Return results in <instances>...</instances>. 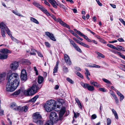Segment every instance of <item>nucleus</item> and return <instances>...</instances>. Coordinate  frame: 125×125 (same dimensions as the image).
Instances as JSON below:
<instances>
[{
  "mask_svg": "<svg viewBox=\"0 0 125 125\" xmlns=\"http://www.w3.org/2000/svg\"><path fill=\"white\" fill-rule=\"evenodd\" d=\"M44 3L47 5L50 6V4L46 0L45 1H44Z\"/></svg>",
  "mask_w": 125,
  "mask_h": 125,
  "instance_id": "nucleus-60",
  "label": "nucleus"
},
{
  "mask_svg": "<svg viewBox=\"0 0 125 125\" xmlns=\"http://www.w3.org/2000/svg\"><path fill=\"white\" fill-rule=\"evenodd\" d=\"M64 73H67L69 71L68 68L65 66H63L62 67Z\"/></svg>",
  "mask_w": 125,
  "mask_h": 125,
  "instance_id": "nucleus-31",
  "label": "nucleus"
},
{
  "mask_svg": "<svg viewBox=\"0 0 125 125\" xmlns=\"http://www.w3.org/2000/svg\"><path fill=\"white\" fill-rule=\"evenodd\" d=\"M48 0V1L51 3L53 7L56 9L57 8L56 5H58V4L55 0Z\"/></svg>",
  "mask_w": 125,
  "mask_h": 125,
  "instance_id": "nucleus-16",
  "label": "nucleus"
},
{
  "mask_svg": "<svg viewBox=\"0 0 125 125\" xmlns=\"http://www.w3.org/2000/svg\"><path fill=\"white\" fill-rule=\"evenodd\" d=\"M117 40L120 42H124V40L122 38H119L117 39Z\"/></svg>",
  "mask_w": 125,
  "mask_h": 125,
  "instance_id": "nucleus-59",
  "label": "nucleus"
},
{
  "mask_svg": "<svg viewBox=\"0 0 125 125\" xmlns=\"http://www.w3.org/2000/svg\"><path fill=\"white\" fill-rule=\"evenodd\" d=\"M37 52L38 55L39 56L41 57H43V55L42 54V53L41 52L37 51Z\"/></svg>",
  "mask_w": 125,
  "mask_h": 125,
  "instance_id": "nucleus-56",
  "label": "nucleus"
},
{
  "mask_svg": "<svg viewBox=\"0 0 125 125\" xmlns=\"http://www.w3.org/2000/svg\"><path fill=\"white\" fill-rule=\"evenodd\" d=\"M73 39L75 41H76L77 43H79L80 44V43L81 42L75 37L73 38Z\"/></svg>",
  "mask_w": 125,
  "mask_h": 125,
  "instance_id": "nucleus-47",
  "label": "nucleus"
},
{
  "mask_svg": "<svg viewBox=\"0 0 125 125\" xmlns=\"http://www.w3.org/2000/svg\"><path fill=\"white\" fill-rule=\"evenodd\" d=\"M74 117L75 118H76L79 116V113H77L76 114L75 112H74Z\"/></svg>",
  "mask_w": 125,
  "mask_h": 125,
  "instance_id": "nucleus-55",
  "label": "nucleus"
},
{
  "mask_svg": "<svg viewBox=\"0 0 125 125\" xmlns=\"http://www.w3.org/2000/svg\"><path fill=\"white\" fill-rule=\"evenodd\" d=\"M76 74L78 76L81 78L82 79H83V76L80 72H77L76 73Z\"/></svg>",
  "mask_w": 125,
  "mask_h": 125,
  "instance_id": "nucleus-39",
  "label": "nucleus"
},
{
  "mask_svg": "<svg viewBox=\"0 0 125 125\" xmlns=\"http://www.w3.org/2000/svg\"><path fill=\"white\" fill-rule=\"evenodd\" d=\"M58 68V67L55 66L54 68L53 69V73H56L57 71Z\"/></svg>",
  "mask_w": 125,
  "mask_h": 125,
  "instance_id": "nucleus-48",
  "label": "nucleus"
},
{
  "mask_svg": "<svg viewBox=\"0 0 125 125\" xmlns=\"http://www.w3.org/2000/svg\"><path fill=\"white\" fill-rule=\"evenodd\" d=\"M45 125H53V122L52 121H47Z\"/></svg>",
  "mask_w": 125,
  "mask_h": 125,
  "instance_id": "nucleus-35",
  "label": "nucleus"
},
{
  "mask_svg": "<svg viewBox=\"0 0 125 125\" xmlns=\"http://www.w3.org/2000/svg\"><path fill=\"white\" fill-rule=\"evenodd\" d=\"M6 75V73L5 72H3L0 74V82H2L4 80Z\"/></svg>",
  "mask_w": 125,
  "mask_h": 125,
  "instance_id": "nucleus-17",
  "label": "nucleus"
},
{
  "mask_svg": "<svg viewBox=\"0 0 125 125\" xmlns=\"http://www.w3.org/2000/svg\"><path fill=\"white\" fill-rule=\"evenodd\" d=\"M75 49L80 52H82V51L78 46L76 48H75Z\"/></svg>",
  "mask_w": 125,
  "mask_h": 125,
  "instance_id": "nucleus-51",
  "label": "nucleus"
},
{
  "mask_svg": "<svg viewBox=\"0 0 125 125\" xmlns=\"http://www.w3.org/2000/svg\"><path fill=\"white\" fill-rule=\"evenodd\" d=\"M75 101L76 102V103L78 104L79 103H80V102L79 100L78 99V98H75Z\"/></svg>",
  "mask_w": 125,
  "mask_h": 125,
  "instance_id": "nucleus-62",
  "label": "nucleus"
},
{
  "mask_svg": "<svg viewBox=\"0 0 125 125\" xmlns=\"http://www.w3.org/2000/svg\"><path fill=\"white\" fill-rule=\"evenodd\" d=\"M96 115L95 114L92 115L91 116V119H96Z\"/></svg>",
  "mask_w": 125,
  "mask_h": 125,
  "instance_id": "nucleus-50",
  "label": "nucleus"
},
{
  "mask_svg": "<svg viewBox=\"0 0 125 125\" xmlns=\"http://www.w3.org/2000/svg\"><path fill=\"white\" fill-rule=\"evenodd\" d=\"M75 69L77 71H81V69L78 67H76L75 68Z\"/></svg>",
  "mask_w": 125,
  "mask_h": 125,
  "instance_id": "nucleus-63",
  "label": "nucleus"
},
{
  "mask_svg": "<svg viewBox=\"0 0 125 125\" xmlns=\"http://www.w3.org/2000/svg\"><path fill=\"white\" fill-rule=\"evenodd\" d=\"M66 80L70 83L72 84L74 82L73 81L69 78H66Z\"/></svg>",
  "mask_w": 125,
  "mask_h": 125,
  "instance_id": "nucleus-38",
  "label": "nucleus"
},
{
  "mask_svg": "<svg viewBox=\"0 0 125 125\" xmlns=\"http://www.w3.org/2000/svg\"><path fill=\"white\" fill-rule=\"evenodd\" d=\"M107 45L111 48L115 49H116V47L115 46L113 45L110 44H107Z\"/></svg>",
  "mask_w": 125,
  "mask_h": 125,
  "instance_id": "nucleus-36",
  "label": "nucleus"
},
{
  "mask_svg": "<svg viewBox=\"0 0 125 125\" xmlns=\"http://www.w3.org/2000/svg\"><path fill=\"white\" fill-rule=\"evenodd\" d=\"M21 91V90L20 89L19 90L13 93V95H18L20 93Z\"/></svg>",
  "mask_w": 125,
  "mask_h": 125,
  "instance_id": "nucleus-34",
  "label": "nucleus"
},
{
  "mask_svg": "<svg viewBox=\"0 0 125 125\" xmlns=\"http://www.w3.org/2000/svg\"><path fill=\"white\" fill-rule=\"evenodd\" d=\"M89 67L92 68H100V66L95 64H93V65H89Z\"/></svg>",
  "mask_w": 125,
  "mask_h": 125,
  "instance_id": "nucleus-32",
  "label": "nucleus"
},
{
  "mask_svg": "<svg viewBox=\"0 0 125 125\" xmlns=\"http://www.w3.org/2000/svg\"><path fill=\"white\" fill-rule=\"evenodd\" d=\"M81 85L84 88H87L89 84L87 83H82Z\"/></svg>",
  "mask_w": 125,
  "mask_h": 125,
  "instance_id": "nucleus-28",
  "label": "nucleus"
},
{
  "mask_svg": "<svg viewBox=\"0 0 125 125\" xmlns=\"http://www.w3.org/2000/svg\"><path fill=\"white\" fill-rule=\"evenodd\" d=\"M18 66V63L17 62H15L10 64V67L12 70L14 71L17 69Z\"/></svg>",
  "mask_w": 125,
  "mask_h": 125,
  "instance_id": "nucleus-10",
  "label": "nucleus"
},
{
  "mask_svg": "<svg viewBox=\"0 0 125 125\" xmlns=\"http://www.w3.org/2000/svg\"><path fill=\"white\" fill-rule=\"evenodd\" d=\"M116 94L118 95L120 97V101L121 102L124 98V96L119 91Z\"/></svg>",
  "mask_w": 125,
  "mask_h": 125,
  "instance_id": "nucleus-20",
  "label": "nucleus"
},
{
  "mask_svg": "<svg viewBox=\"0 0 125 125\" xmlns=\"http://www.w3.org/2000/svg\"><path fill=\"white\" fill-rule=\"evenodd\" d=\"M34 69L36 75H38V71L36 67H34Z\"/></svg>",
  "mask_w": 125,
  "mask_h": 125,
  "instance_id": "nucleus-54",
  "label": "nucleus"
},
{
  "mask_svg": "<svg viewBox=\"0 0 125 125\" xmlns=\"http://www.w3.org/2000/svg\"><path fill=\"white\" fill-rule=\"evenodd\" d=\"M43 78L41 76H39L38 78V82L39 84H41L43 82Z\"/></svg>",
  "mask_w": 125,
  "mask_h": 125,
  "instance_id": "nucleus-19",
  "label": "nucleus"
},
{
  "mask_svg": "<svg viewBox=\"0 0 125 125\" xmlns=\"http://www.w3.org/2000/svg\"><path fill=\"white\" fill-rule=\"evenodd\" d=\"M33 120L40 119L42 118L41 115L38 112H36L34 113L32 115Z\"/></svg>",
  "mask_w": 125,
  "mask_h": 125,
  "instance_id": "nucleus-14",
  "label": "nucleus"
},
{
  "mask_svg": "<svg viewBox=\"0 0 125 125\" xmlns=\"http://www.w3.org/2000/svg\"><path fill=\"white\" fill-rule=\"evenodd\" d=\"M70 32L74 36V34H75L76 33H74V31L72 30H69Z\"/></svg>",
  "mask_w": 125,
  "mask_h": 125,
  "instance_id": "nucleus-64",
  "label": "nucleus"
},
{
  "mask_svg": "<svg viewBox=\"0 0 125 125\" xmlns=\"http://www.w3.org/2000/svg\"><path fill=\"white\" fill-rule=\"evenodd\" d=\"M111 88L114 90L117 93L119 91L116 89H115V88L113 86H111Z\"/></svg>",
  "mask_w": 125,
  "mask_h": 125,
  "instance_id": "nucleus-58",
  "label": "nucleus"
},
{
  "mask_svg": "<svg viewBox=\"0 0 125 125\" xmlns=\"http://www.w3.org/2000/svg\"><path fill=\"white\" fill-rule=\"evenodd\" d=\"M10 107L13 109L15 110L21 111L26 112L28 110L27 106H25L23 107H17L15 103H12L10 104Z\"/></svg>",
  "mask_w": 125,
  "mask_h": 125,
  "instance_id": "nucleus-6",
  "label": "nucleus"
},
{
  "mask_svg": "<svg viewBox=\"0 0 125 125\" xmlns=\"http://www.w3.org/2000/svg\"><path fill=\"white\" fill-rule=\"evenodd\" d=\"M39 96L38 95H36L34 97L31 98V99L30 100V101L31 102H34L36 101V99Z\"/></svg>",
  "mask_w": 125,
  "mask_h": 125,
  "instance_id": "nucleus-25",
  "label": "nucleus"
},
{
  "mask_svg": "<svg viewBox=\"0 0 125 125\" xmlns=\"http://www.w3.org/2000/svg\"><path fill=\"white\" fill-rule=\"evenodd\" d=\"M119 51H125V50H124V48L122 46L118 45L117 47H116V49H115Z\"/></svg>",
  "mask_w": 125,
  "mask_h": 125,
  "instance_id": "nucleus-22",
  "label": "nucleus"
},
{
  "mask_svg": "<svg viewBox=\"0 0 125 125\" xmlns=\"http://www.w3.org/2000/svg\"><path fill=\"white\" fill-rule=\"evenodd\" d=\"M44 107L46 111L48 112H50L54 110H55L56 107V102L53 99L48 101L45 104Z\"/></svg>",
  "mask_w": 125,
  "mask_h": 125,
  "instance_id": "nucleus-3",
  "label": "nucleus"
},
{
  "mask_svg": "<svg viewBox=\"0 0 125 125\" xmlns=\"http://www.w3.org/2000/svg\"><path fill=\"white\" fill-rule=\"evenodd\" d=\"M95 53L98 55V56L97 57V58H98L99 57H101L103 58L104 57V56L102 53L97 52H95Z\"/></svg>",
  "mask_w": 125,
  "mask_h": 125,
  "instance_id": "nucleus-23",
  "label": "nucleus"
},
{
  "mask_svg": "<svg viewBox=\"0 0 125 125\" xmlns=\"http://www.w3.org/2000/svg\"><path fill=\"white\" fill-rule=\"evenodd\" d=\"M80 44L84 46V47H85L87 48H89L90 47L88 45L82 42H81V43H80Z\"/></svg>",
  "mask_w": 125,
  "mask_h": 125,
  "instance_id": "nucleus-29",
  "label": "nucleus"
},
{
  "mask_svg": "<svg viewBox=\"0 0 125 125\" xmlns=\"http://www.w3.org/2000/svg\"><path fill=\"white\" fill-rule=\"evenodd\" d=\"M110 94L113 96V97H115V96H116L115 94L114 93L113 91H110Z\"/></svg>",
  "mask_w": 125,
  "mask_h": 125,
  "instance_id": "nucleus-53",
  "label": "nucleus"
},
{
  "mask_svg": "<svg viewBox=\"0 0 125 125\" xmlns=\"http://www.w3.org/2000/svg\"><path fill=\"white\" fill-rule=\"evenodd\" d=\"M0 59L3 60L6 59L8 58V53H11L12 52L6 48H3L0 49Z\"/></svg>",
  "mask_w": 125,
  "mask_h": 125,
  "instance_id": "nucleus-5",
  "label": "nucleus"
},
{
  "mask_svg": "<svg viewBox=\"0 0 125 125\" xmlns=\"http://www.w3.org/2000/svg\"><path fill=\"white\" fill-rule=\"evenodd\" d=\"M69 40L70 42V44H71L73 46L75 43L71 39H70Z\"/></svg>",
  "mask_w": 125,
  "mask_h": 125,
  "instance_id": "nucleus-49",
  "label": "nucleus"
},
{
  "mask_svg": "<svg viewBox=\"0 0 125 125\" xmlns=\"http://www.w3.org/2000/svg\"><path fill=\"white\" fill-rule=\"evenodd\" d=\"M58 116L56 113L54 112H51L50 115V121H52V122L55 121L57 119Z\"/></svg>",
  "mask_w": 125,
  "mask_h": 125,
  "instance_id": "nucleus-9",
  "label": "nucleus"
},
{
  "mask_svg": "<svg viewBox=\"0 0 125 125\" xmlns=\"http://www.w3.org/2000/svg\"><path fill=\"white\" fill-rule=\"evenodd\" d=\"M72 10L73 11L74 13H77V11L76 9H72Z\"/></svg>",
  "mask_w": 125,
  "mask_h": 125,
  "instance_id": "nucleus-61",
  "label": "nucleus"
},
{
  "mask_svg": "<svg viewBox=\"0 0 125 125\" xmlns=\"http://www.w3.org/2000/svg\"><path fill=\"white\" fill-rule=\"evenodd\" d=\"M102 80L104 82L107 83L112 84V83L110 82L106 79L103 78L102 79Z\"/></svg>",
  "mask_w": 125,
  "mask_h": 125,
  "instance_id": "nucleus-33",
  "label": "nucleus"
},
{
  "mask_svg": "<svg viewBox=\"0 0 125 125\" xmlns=\"http://www.w3.org/2000/svg\"><path fill=\"white\" fill-rule=\"evenodd\" d=\"M115 99V102L117 104H118L119 103V99L117 97L115 96V97H114Z\"/></svg>",
  "mask_w": 125,
  "mask_h": 125,
  "instance_id": "nucleus-40",
  "label": "nucleus"
},
{
  "mask_svg": "<svg viewBox=\"0 0 125 125\" xmlns=\"http://www.w3.org/2000/svg\"><path fill=\"white\" fill-rule=\"evenodd\" d=\"M54 19L57 22H59L62 26L66 27L69 29H70V26L68 24L62 21L60 18H58L56 20V18Z\"/></svg>",
  "mask_w": 125,
  "mask_h": 125,
  "instance_id": "nucleus-11",
  "label": "nucleus"
},
{
  "mask_svg": "<svg viewBox=\"0 0 125 125\" xmlns=\"http://www.w3.org/2000/svg\"><path fill=\"white\" fill-rule=\"evenodd\" d=\"M90 83L91 84H92L94 85V86H96L97 87H99L100 86V85L98 84L97 83L95 82H91Z\"/></svg>",
  "mask_w": 125,
  "mask_h": 125,
  "instance_id": "nucleus-24",
  "label": "nucleus"
},
{
  "mask_svg": "<svg viewBox=\"0 0 125 125\" xmlns=\"http://www.w3.org/2000/svg\"><path fill=\"white\" fill-rule=\"evenodd\" d=\"M45 45L47 47H50V44L48 42H45Z\"/></svg>",
  "mask_w": 125,
  "mask_h": 125,
  "instance_id": "nucleus-57",
  "label": "nucleus"
},
{
  "mask_svg": "<svg viewBox=\"0 0 125 125\" xmlns=\"http://www.w3.org/2000/svg\"><path fill=\"white\" fill-rule=\"evenodd\" d=\"M45 35L49 37L52 40L55 41L56 39L55 38L53 35L49 32H45Z\"/></svg>",
  "mask_w": 125,
  "mask_h": 125,
  "instance_id": "nucleus-13",
  "label": "nucleus"
},
{
  "mask_svg": "<svg viewBox=\"0 0 125 125\" xmlns=\"http://www.w3.org/2000/svg\"><path fill=\"white\" fill-rule=\"evenodd\" d=\"M111 120L109 118H107V125H110L111 123Z\"/></svg>",
  "mask_w": 125,
  "mask_h": 125,
  "instance_id": "nucleus-44",
  "label": "nucleus"
},
{
  "mask_svg": "<svg viewBox=\"0 0 125 125\" xmlns=\"http://www.w3.org/2000/svg\"><path fill=\"white\" fill-rule=\"evenodd\" d=\"M12 12L13 13L15 14V15H18L20 17H23V16L20 13H18L17 11H15L14 10H12Z\"/></svg>",
  "mask_w": 125,
  "mask_h": 125,
  "instance_id": "nucleus-27",
  "label": "nucleus"
},
{
  "mask_svg": "<svg viewBox=\"0 0 125 125\" xmlns=\"http://www.w3.org/2000/svg\"><path fill=\"white\" fill-rule=\"evenodd\" d=\"M117 52V54L119 55L122 58L124 59V58H125V56L122 54L121 52Z\"/></svg>",
  "mask_w": 125,
  "mask_h": 125,
  "instance_id": "nucleus-37",
  "label": "nucleus"
},
{
  "mask_svg": "<svg viewBox=\"0 0 125 125\" xmlns=\"http://www.w3.org/2000/svg\"><path fill=\"white\" fill-rule=\"evenodd\" d=\"M85 70L86 71V72L85 73V75H90V73L88 70L87 69H85Z\"/></svg>",
  "mask_w": 125,
  "mask_h": 125,
  "instance_id": "nucleus-42",
  "label": "nucleus"
},
{
  "mask_svg": "<svg viewBox=\"0 0 125 125\" xmlns=\"http://www.w3.org/2000/svg\"><path fill=\"white\" fill-rule=\"evenodd\" d=\"M8 82L6 86V90L8 92H12L17 88L20 83L18 75L13 73L10 75H7Z\"/></svg>",
  "mask_w": 125,
  "mask_h": 125,
  "instance_id": "nucleus-1",
  "label": "nucleus"
},
{
  "mask_svg": "<svg viewBox=\"0 0 125 125\" xmlns=\"http://www.w3.org/2000/svg\"><path fill=\"white\" fill-rule=\"evenodd\" d=\"M0 28L1 30V35L3 37L5 38L6 37V31L8 35L10 37L12 41L17 43H19L20 42V41L19 40L12 35L10 33V30L3 22L0 23Z\"/></svg>",
  "mask_w": 125,
  "mask_h": 125,
  "instance_id": "nucleus-2",
  "label": "nucleus"
},
{
  "mask_svg": "<svg viewBox=\"0 0 125 125\" xmlns=\"http://www.w3.org/2000/svg\"><path fill=\"white\" fill-rule=\"evenodd\" d=\"M57 5L59 6L60 7L64 9H66L65 6L62 4L59 3L58 4V5Z\"/></svg>",
  "mask_w": 125,
  "mask_h": 125,
  "instance_id": "nucleus-43",
  "label": "nucleus"
},
{
  "mask_svg": "<svg viewBox=\"0 0 125 125\" xmlns=\"http://www.w3.org/2000/svg\"><path fill=\"white\" fill-rule=\"evenodd\" d=\"M80 36L83 37L84 39L86 40H87V39L88 38V37L87 36L84 34L82 33H81Z\"/></svg>",
  "mask_w": 125,
  "mask_h": 125,
  "instance_id": "nucleus-41",
  "label": "nucleus"
},
{
  "mask_svg": "<svg viewBox=\"0 0 125 125\" xmlns=\"http://www.w3.org/2000/svg\"><path fill=\"white\" fill-rule=\"evenodd\" d=\"M42 86H38L36 84H33L30 88L24 91V94L27 96L33 95L36 93L37 91L40 89Z\"/></svg>",
  "mask_w": 125,
  "mask_h": 125,
  "instance_id": "nucleus-4",
  "label": "nucleus"
},
{
  "mask_svg": "<svg viewBox=\"0 0 125 125\" xmlns=\"http://www.w3.org/2000/svg\"><path fill=\"white\" fill-rule=\"evenodd\" d=\"M27 74L26 70L23 69L21 72V78L22 81H25L27 79Z\"/></svg>",
  "mask_w": 125,
  "mask_h": 125,
  "instance_id": "nucleus-8",
  "label": "nucleus"
},
{
  "mask_svg": "<svg viewBox=\"0 0 125 125\" xmlns=\"http://www.w3.org/2000/svg\"><path fill=\"white\" fill-rule=\"evenodd\" d=\"M87 89L89 91H93L94 90V88L93 86L89 84Z\"/></svg>",
  "mask_w": 125,
  "mask_h": 125,
  "instance_id": "nucleus-26",
  "label": "nucleus"
},
{
  "mask_svg": "<svg viewBox=\"0 0 125 125\" xmlns=\"http://www.w3.org/2000/svg\"><path fill=\"white\" fill-rule=\"evenodd\" d=\"M31 52H30V54L32 55H35L36 54V52H37V51L34 49H31Z\"/></svg>",
  "mask_w": 125,
  "mask_h": 125,
  "instance_id": "nucleus-30",
  "label": "nucleus"
},
{
  "mask_svg": "<svg viewBox=\"0 0 125 125\" xmlns=\"http://www.w3.org/2000/svg\"><path fill=\"white\" fill-rule=\"evenodd\" d=\"M66 111L65 108V107L62 108L59 112V117L60 119L62 118L63 116Z\"/></svg>",
  "mask_w": 125,
  "mask_h": 125,
  "instance_id": "nucleus-15",
  "label": "nucleus"
},
{
  "mask_svg": "<svg viewBox=\"0 0 125 125\" xmlns=\"http://www.w3.org/2000/svg\"><path fill=\"white\" fill-rule=\"evenodd\" d=\"M33 122L36 123L38 125H42L43 122L42 121L38 119H33Z\"/></svg>",
  "mask_w": 125,
  "mask_h": 125,
  "instance_id": "nucleus-18",
  "label": "nucleus"
},
{
  "mask_svg": "<svg viewBox=\"0 0 125 125\" xmlns=\"http://www.w3.org/2000/svg\"><path fill=\"white\" fill-rule=\"evenodd\" d=\"M24 62H26V64L28 65H30L31 64V62L30 61L27 59H25L24 60Z\"/></svg>",
  "mask_w": 125,
  "mask_h": 125,
  "instance_id": "nucleus-46",
  "label": "nucleus"
},
{
  "mask_svg": "<svg viewBox=\"0 0 125 125\" xmlns=\"http://www.w3.org/2000/svg\"><path fill=\"white\" fill-rule=\"evenodd\" d=\"M30 20L33 22L38 24H39L38 21L36 19L32 17H31L30 18Z\"/></svg>",
  "mask_w": 125,
  "mask_h": 125,
  "instance_id": "nucleus-21",
  "label": "nucleus"
},
{
  "mask_svg": "<svg viewBox=\"0 0 125 125\" xmlns=\"http://www.w3.org/2000/svg\"><path fill=\"white\" fill-rule=\"evenodd\" d=\"M64 58L65 62L68 65H70L72 64V62L69 56L66 54L64 55Z\"/></svg>",
  "mask_w": 125,
  "mask_h": 125,
  "instance_id": "nucleus-12",
  "label": "nucleus"
},
{
  "mask_svg": "<svg viewBox=\"0 0 125 125\" xmlns=\"http://www.w3.org/2000/svg\"><path fill=\"white\" fill-rule=\"evenodd\" d=\"M99 90L100 91L103 92H106V90L104 88H100Z\"/></svg>",
  "mask_w": 125,
  "mask_h": 125,
  "instance_id": "nucleus-52",
  "label": "nucleus"
},
{
  "mask_svg": "<svg viewBox=\"0 0 125 125\" xmlns=\"http://www.w3.org/2000/svg\"><path fill=\"white\" fill-rule=\"evenodd\" d=\"M35 6L40 9L41 10L46 14L47 15H50V13L48 12L47 10L44 7L41 5L39 3L36 1H34L32 3Z\"/></svg>",
  "mask_w": 125,
  "mask_h": 125,
  "instance_id": "nucleus-7",
  "label": "nucleus"
},
{
  "mask_svg": "<svg viewBox=\"0 0 125 125\" xmlns=\"http://www.w3.org/2000/svg\"><path fill=\"white\" fill-rule=\"evenodd\" d=\"M74 30L77 34H78L80 36L81 34V33H82L80 31L77 30L76 29H74Z\"/></svg>",
  "mask_w": 125,
  "mask_h": 125,
  "instance_id": "nucleus-45",
  "label": "nucleus"
}]
</instances>
